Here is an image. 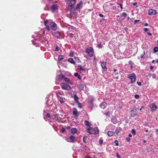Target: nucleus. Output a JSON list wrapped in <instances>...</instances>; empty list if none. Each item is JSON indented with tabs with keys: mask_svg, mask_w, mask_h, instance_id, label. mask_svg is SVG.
Returning <instances> with one entry per match:
<instances>
[{
	"mask_svg": "<svg viewBox=\"0 0 158 158\" xmlns=\"http://www.w3.org/2000/svg\"><path fill=\"white\" fill-rule=\"evenodd\" d=\"M118 5H119V6H120V8H121V9H123V6H122V4H118Z\"/></svg>",
	"mask_w": 158,
	"mask_h": 158,
	"instance_id": "obj_44",
	"label": "nucleus"
},
{
	"mask_svg": "<svg viewBox=\"0 0 158 158\" xmlns=\"http://www.w3.org/2000/svg\"><path fill=\"white\" fill-rule=\"evenodd\" d=\"M64 59V56L60 55L59 56L58 59L59 61H61Z\"/></svg>",
	"mask_w": 158,
	"mask_h": 158,
	"instance_id": "obj_26",
	"label": "nucleus"
},
{
	"mask_svg": "<svg viewBox=\"0 0 158 158\" xmlns=\"http://www.w3.org/2000/svg\"><path fill=\"white\" fill-rule=\"evenodd\" d=\"M83 3L81 1L79 3L76 7V9H80L82 7Z\"/></svg>",
	"mask_w": 158,
	"mask_h": 158,
	"instance_id": "obj_14",
	"label": "nucleus"
},
{
	"mask_svg": "<svg viewBox=\"0 0 158 158\" xmlns=\"http://www.w3.org/2000/svg\"><path fill=\"white\" fill-rule=\"evenodd\" d=\"M78 69L79 70L82 71H85V69L84 67H82L81 65L78 66Z\"/></svg>",
	"mask_w": 158,
	"mask_h": 158,
	"instance_id": "obj_23",
	"label": "nucleus"
},
{
	"mask_svg": "<svg viewBox=\"0 0 158 158\" xmlns=\"http://www.w3.org/2000/svg\"><path fill=\"white\" fill-rule=\"evenodd\" d=\"M64 76L62 75H58V79L60 81H62L64 79Z\"/></svg>",
	"mask_w": 158,
	"mask_h": 158,
	"instance_id": "obj_18",
	"label": "nucleus"
},
{
	"mask_svg": "<svg viewBox=\"0 0 158 158\" xmlns=\"http://www.w3.org/2000/svg\"><path fill=\"white\" fill-rule=\"evenodd\" d=\"M137 83L138 84V85L139 86H140L141 85V83L140 82H137Z\"/></svg>",
	"mask_w": 158,
	"mask_h": 158,
	"instance_id": "obj_48",
	"label": "nucleus"
},
{
	"mask_svg": "<svg viewBox=\"0 0 158 158\" xmlns=\"http://www.w3.org/2000/svg\"><path fill=\"white\" fill-rule=\"evenodd\" d=\"M87 132L89 133L90 134H97V132L94 131V129H93L91 127H90V128H88L87 130Z\"/></svg>",
	"mask_w": 158,
	"mask_h": 158,
	"instance_id": "obj_7",
	"label": "nucleus"
},
{
	"mask_svg": "<svg viewBox=\"0 0 158 158\" xmlns=\"http://www.w3.org/2000/svg\"><path fill=\"white\" fill-rule=\"evenodd\" d=\"M51 9L53 10H55L57 9L58 6L56 5H53L51 6Z\"/></svg>",
	"mask_w": 158,
	"mask_h": 158,
	"instance_id": "obj_16",
	"label": "nucleus"
},
{
	"mask_svg": "<svg viewBox=\"0 0 158 158\" xmlns=\"http://www.w3.org/2000/svg\"><path fill=\"white\" fill-rule=\"evenodd\" d=\"M75 139V137L73 135H71L69 138L66 139L67 141L69 142L73 143Z\"/></svg>",
	"mask_w": 158,
	"mask_h": 158,
	"instance_id": "obj_5",
	"label": "nucleus"
},
{
	"mask_svg": "<svg viewBox=\"0 0 158 158\" xmlns=\"http://www.w3.org/2000/svg\"><path fill=\"white\" fill-rule=\"evenodd\" d=\"M73 114L75 116H77L78 115L77 110L75 108H73Z\"/></svg>",
	"mask_w": 158,
	"mask_h": 158,
	"instance_id": "obj_15",
	"label": "nucleus"
},
{
	"mask_svg": "<svg viewBox=\"0 0 158 158\" xmlns=\"http://www.w3.org/2000/svg\"><path fill=\"white\" fill-rule=\"evenodd\" d=\"M48 23V20H44V24L46 26V29L48 31H50L51 30L50 26L47 24V23Z\"/></svg>",
	"mask_w": 158,
	"mask_h": 158,
	"instance_id": "obj_12",
	"label": "nucleus"
},
{
	"mask_svg": "<svg viewBox=\"0 0 158 158\" xmlns=\"http://www.w3.org/2000/svg\"><path fill=\"white\" fill-rule=\"evenodd\" d=\"M136 4H137V3L136 2H135V3H133V5H134V6L136 5Z\"/></svg>",
	"mask_w": 158,
	"mask_h": 158,
	"instance_id": "obj_57",
	"label": "nucleus"
},
{
	"mask_svg": "<svg viewBox=\"0 0 158 158\" xmlns=\"http://www.w3.org/2000/svg\"><path fill=\"white\" fill-rule=\"evenodd\" d=\"M78 88L80 90H81L83 89V85L82 84H80L78 86Z\"/></svg>",
	"mask_w": 158,
	"mask_h": 158,
	"instance_id": "obj_21",
	"label": "nucleus"
},
{
	"mask_svg": "<svg viewBox=\"0 0 158 158\" xmlns=\"http://www.w3.org/2000/svg\"><path fill=\"white\" fill-rule=\"evenodd\" d=\"M87 136H84L83 138V140L85 143H86V141L85 140L87 139Z\"/></svg>",
	"mask_w": 158,
	"mask_h": 158,
	"instance_id": "obj_31",
	"label": "nucleus"
},
{
	"mask_svg": "<svg viewBox=\"0 0 158 158\" xmlns=\"http://www.w3.org/2000/svg\"><path fill=\"white\" fill-rule=\"evenodd\" d=\"M74 98L75 102L77 103H78V98L76 94H74Z\"/></svg>",
	"mask_w": 158,
	"mask_h": 158,
	"instance_id": "obj_19",
	"label": "nucleus"
},
{
	"mask_svg": "<svg viewBox=\"0 0 158 158\" xmlns=\"http://www.w3.org/2000/svg\"><path fill=\"white\" fill-rule=\"evenodd\" d=\"M135 97L136 99H138L139 98V95L138 94H135Z\"/></svg>",
	"mask_w": 158,
	"mask_h": 158,
	"instance_id": "obj_36",
	"label": "nucleus"
},
{
	"mask_svg": "<svg viewBox=\"0 0 158 158\" xmlns=\"http://www.w3.org/2000/svg\"><path fill=\"white\" fill-rule=\"evenodd\" d=\"M148 24L147 23H146L145 24V26H148Z\"/></svg>",
	"mask_w": 158,
	"mask_h": 158,
	"instance_id": "obj_55",
	"label": "nucleus"
},
{
	"mask_svg": "<svg viewBox=\"0 0 158 158\" xmlns=\"http://www.w3.org/2000/svg\"><path fill=\"white\" fill-rule=\"evenodd\" d=\"M152 107L151 108V111H153L156 110L157 108L156 106L154 103L152 104Z\"/></svg>",
	"mask_w": 158,
	"mask_h": 158,
	"instance_id": "obj_13",
	"label": "nucleus"
},
{
	"mask_svg": "<svg viewBox=\"0 0 158 158\" xmlns=\"http://www.w3.org/2000/svg\"><path fill=\"white\" fill-rule=\"evenodd\" d=\"M114 134V132L113 131H109L108 132V135L110 136H111Z\"/></svg>",
	"mask_w": 158,
	"mask_h": 158,
	"instance_id": "obj_20",
	"label": "nucleus"
},
{
	"mask_svg": "<svg viewBox=\"0 0 158 158\" xmlns=\"http://www.w3.org/2000/svg\"><path fill=\"white\" fill-rule=\"evenodd\" d=\"M124 29L126 31L128 29V28L127 27H125L124 28Z\"/></svg>",
	"mask_w": 158,
	"mask_h": 158,
	"instance_id": "obj_60",
	"label": "nucleus"
},
{
	"mask_svg": "<svg viewBox=\"0 0 158 158\" xmlns=\"http://www.w3.org/2000/svg\"><path fill=\"white\" fill-rule=\"evenodd\" d=\"M77 132V129L75 128H74L71 129V133L73 135L76 133Z\"/></svg>",
	"mask_w": 158,
	"mask_h": 158,
	"instance_id": "obj_17",
	"label": "nucleus"
},
{
	"mask_svg": "<svg viewBox=\"0 0 158 158\" xmlns=\"http://www.w3.org/2000/svg\"><path fill=\"white\" fill-rule=\"evenodd\" d=\"M70 55V56H73V53H70V55Z\"/></svg>",
	"mask_w": 158,
	"mask_h": 158,
	"instance_id": "obj_53",
	"label": "nucleus"
},
{
	"mask_svg": "<svg viewBox=\"0 0 158 158\" xmlns=\"http://www.w3.org/2000/svg\"><path fill=\"white\" fill-rule=\"evenodd\" d=\"M116 154V157L117 158H120V156L118 154V153H117Z\"/></svg>",
	"mask_w": 158,
	"mask_h": 158,
	"instance_id": "obj_43",
	"label": "nucleus"
},
{
	"mask_svg": "<svg viewBox=\"0 0 158 158\" xmlns=\"http://www.w3.org/2000/svg\"><path fill=\"white\" fill-rule=\"evenodd\" d=\"M154 52H156L158 51V48L157 47H155L153 49Z\"/></svg>",
	"mask_w": 158,
	"mask_h": 158,
	"instance_id": "obj_30",
	"label": "nucleus"
},
{
	"mask_svg": "<svg viewBox=\"0 0 158 158\" xmlns=\"http://www.w3.org/2000/svg\"><path fill=\"white\" fill-rule=\"evenodd\" d=\"M77 0H66V2L69 6L73 7L76 3Z\"/></svg>",
	"mask_w": 158,
	"mask_h": 158,
	"instance_id": "obj_3",
	"label": "nucleus"
},
{
	"mask_svg": "<svg viewBox=\"0 0 158 158\" xmlns=\"http://www.w3.org/2000/svg\"><path fill=\"white\" fill-rule=\"evenodd\" d=\"M99 142H100V144H102L103 142V140H99Z\"/></svg>",
	"mask_w": 158,
	"mask_h": 158,
	"instance_id": "obj_47",
	"label": "nucleus"
},
{
	"mask_svg": "<svg viewBox=\"0 0 158 158\" xmlns=\"http://www.w3.org/2000/svg\"><path fill=\"white\" fill-rule=\"evenodd\" d=\"M99 15L100 17H103V15L102 14H100Z\"/></svg>",
	"mask_w": 158,
	"mask_h": 158,
	"instance_id": "obj_52",
	"label": "nucleus"
},
{
	"mask_svg": "<svg viewBox=\"0 0 158 158\" xmlns=\"http://www.w3.org/2000/svg\"><path fill=\"white\" fill-rule=\"evenodd\" d=\"M56 35L57 37L58 38H60V33L59 32H56Z\"/></svg>",
	"mask_w": 158,
	"mask_h": 158,
	"instance_id": "obj_27",
	"label": "nucleus"
},
{
	"mask_svg": "<svg viewBox=\"0 0 158 158\" xmlns=\"http://www.w3.org/2000/svg\"><path fill=\"white\" fill-rule=\"evenodd\" d=\"M156 14V11L155 10L149 9L148 10V15H154Z\"/></svg>",
	"mask_w": 158,
	"mask_h": 158,
	"instance_id": "obj_9",
	"label": "nucleus"
},
{
	"mask_svg": "<svg viewBox=\"0 0 158 158\" xmlns=\"http://www.w3.org/2000/svg\"><path fill=\"white\" fill-rule=\"evenodd\" d=\"M121 130V128H118L116 129L115 130L116 133L118 134V133Z\"/></svg>",
	"mask_w": 158,
	"mask_h": 158,
	"instance_id": "obj_29",
	"label": "nucleus"
},
{
	"mask_svg": "<svg viewBox=\"0 0 158 158\" xmlns=\"http://www.w3.org/2000/svg\"><path fill=\"white\" fill-rule=\"evenodd\" d=\"M148 30V29L147 28H144V31L145 32L147 31Z\"/></svg>",
	"mask_w": 158,
	"mask_h": 158,
	"instance_id": "obj_46",
	"label": "nucleus"
},
{
	"mask_svg": "<svg viewBox=\"0 0 158 158\" xmlns=\"http://www.w3.org/2000/svg\"><path fill=\"white\" fill-rule=\"evenodd\" d=\"M62 89L69 90L71 89V87L69 86L67 84H64L61 85Z\"/></svg>",
	"mask_w": 158,
	"mask_h": 158,
	"instance_id": "obj_8",
	"label": "nucleus"
},
{
	"mask_svg": "<svg viewBox=\"0 0 158 158\" xmlns=\"http://www.w3.org/2000/svg\"><path fill=\"white\" fill-rule=\"evenodd\" d=\"M94 130V131L97 132V134L98 133V128L97 127H95Z\"/></svg>",
	"mask_w": 158,
	"mask_h": 158,
	"instance_id": "obj_33",
	"label": "nucleus"
},
{
	"mask_svg": "<svg viewBox=\"0 0 158 158\" xmlns=\"http://www.w3.org/2000/svg\"><path fill=\"white\" fill-rule=\"evenodd\" d=\"M77 77L79 79V80L81 79V77L80 75H79Z\"/></svg>",
	"mask_w": 158,
	"mask_h": 158,
	"instance_id": "obj_45",
	"label": "nucleus"
},
{
	"mask_svg": "<svg viewBox=\"0 0 158 158\" xmlns=\"http://www.w3.org/2000/svg\"><path fill=\"white\" fill-rule=\"evenodd\" d=\"M127 77L131 80V83H133L135 81L136 77L134 73H132L131 74H128L127 75Z\"/></svg>",
	"mask_w": 158,
	"mask_h": 158,
	"instance_id": "obj_1",
	"label": "nucleus"
},
{
	"mask_svg": "<svg viewBox=\"0 0 158 158\" xmlns=\"http://www.w3.org/2000/svg\"><path fill=\"white\" fill-rule=\"evenodd\" d=\"M64 81L66 82H70V80L67 78L65 77L64 78Z\"/></svg>",
	"mask_w": 158,
	"mask_h": 158,
	"instance_id": "obj_28",
	"label": "nucleus"
},
{
	"mask_svg": "<svg viewBox=\"0 0 158 158\" xmlns=\"http://www.w3.org/2000/svg\"><path fill=\"white\" fill-rule=\"evenodd\" d=\"M122 16H123L125 17L127 16V14L123 12L122 14Z\"/></svg>",
	"mask_w": 158,
	"mask_h": 158,
	"instance_id": "obj_35",
	"label": "nucleus"
},
{
	"mask_svg": "<svg viewBox=\"0 0 158 158\" xmlns=\"http://www.w3.org/2000/svg\"><path fill=\"white\" fill-rule=\"evenodd\" d=\"M156 62L157 63H158V59H157L156 60Z\"/></svg>",
	"mask_w": 158,
	"mask_h": 158,
	"instance_id": "obj_63",
	"label": "nucleus"
},
{
	"mask_svg": "<svg viewBox=\"0 0 158 158\" xmlns=\"http://www.w3.org/2000/svg\"><path fill=\"white\" fill-rule=\"evenodd\" d=\"M65 131V129L64 128H62V130H61V131L62 132H64Z\"/></svg>",
	"mask_w": 158,
	"mask_h": 158,
	"instance_id": "obj_41",
	"label": "nucleus"
},
{
	"mask_svg": "<svg viewBox=\"0 0 158 158\" xmlns=\"http://www.w3.org/2000/svg\"><path fill=\"white\" fill-rule=\"evenodd\" d=\"M107 106V104L105 102H102L100 105V107L104 109H105Z\"/></svg>",
	"mask_w": 158,
	"mask_h": 158,
	"instance_id": "obj_11",
	"label": "nucleus"
},
{
	"mask_svg": "<svg viewBox=\"0 0 158 158\" xmlns=\"http://www.w3.org/2000/svg\"><path fill=\"white\" fill-rule=\"evenodd\" d=\"M84 123L85 124V125L86 126H89V127L90 126V124L88 121L86 120H85L84 121Z\"/></svg>",
	"mask_w": 158,
	"mask_h": 158,
	"instance_id": "obj_24",
	"label": "nucleus"
},
{
	"mask_svg": "<svg viewBox=\"0 0 158 158\" xmlns=\"http://www.w3.org/2000/svg\"><path fill=\"white\" fill-rule=\"evenodd\" d=\"M98 46L99 48H102V46L100 44H98Z\"/></svg>",
	"mask_w": 158,
	"mask_h": 158,
	"instance_id": "obj_49",
	"label": "nucleus"
},
{
	"mask_svg": "<svg viewBox=\"0 0 158 158\" xmlns=\"http://www.w3.org/2000/svg\"><path fill=\"white\" fill-rule=\"evenodd\" d=\"M79 75L78 74V73H76L74 74V76L75 77H77Z\"/></svg>",
	"mask_w": 158,
	"mask_h": 158,
	"instance_id": "obj_42",
	"label": "nucleus"
},
{
	"mask_svg": "<svg viewBox=\"0 0 158 158\" xmlns=\"http://www.w3.org/2000/svg\"><path fill=\"white\" fill-rule=\"evenodd\" d=\"M106 63L105 62L102 61L101 63V65L102 67L104 69V70L106 71L107 69L106 67Z\"/></svg>",
	"mask_w": 158,
	"mask_h": 158,
	"instance_id": "obj_10",
	"label": "nucleus"
},
{
	"mask_svg": "<svg viewBox=\"0 0 158 158\" xmlns=\"http://www.w3.org/2000/svg\"><path fill=\"white\" fill-rule=\"evenodd\" d=\"M129 137H131V136H132V135H131V134H129Z\"/></svg>",
	"mask_w": 158,
	"mask_h": 158,
	"instance_id": "obj_62",
	"label": "nucleus"
},
{
	"mask_svg": "<svg viewBox=\"0 0 158 158\" xmlns=\"http://www.w3.org/2000/svg\"><path fill=\"white\" fill-rule=\"evenodd\" d=\"M59 49V48L58 47V46H56V49H55V51H58Z\"/></svg>",
	"mask_w": 158,
	"mask_h": 158,
	"instance_id": "obj_39",
	"label": "nucleus"
},
{
	"mask_svg": "<svg viewBox=\"0 0 158 158\" xmlns=\"http://www.w3.org/2000/svg\"><path fill=\"white\" fill-rule=\"evenodd\" d=\"M49 25L51 29L54 31L56 30L57 28V25L54 22H50Z\"/></svg>",
	"mask_w": 158,
	"mask_h": 158,
	"instance_id": "obj_4",
	"label": "nucleus"
},
{
	"mask_svg": "<svg viewBox=\"0 0 158 158\" xmlns=\"http://www.w3.org/2000/svg\"><path fill=\"white\" fill-rule=\"evenodd\" d=\"M153 66H150V69L151 70H152L153 69Z\"/></svg>",
	"mask_w": 158,
	"mask_h": 158,
	"instance_id": "obj_58",
	"label": "nucleus"
},
{
	"mask_svg": "<svg viewBox=\"0 0 158 158\" xmlns=\"http://www.w3.org/2000/svg\"><path fill=\"white\" fill-rule=\"evenodd\" d=\"M60 93H57V95L58 97H60V96H59Z\"/></svg>",
	"mask_w": 158,
	"mask_h": 158,
	"instance_id": "obj_54",
	"label": "nucleus"
},
{
	"mask_svg": "<svg viewBox=\"0 0 158 158\" xmlns=\"http://www.w3.org/2000/svg\"><path fill=\"white\" fill-rule=\"evenodd\" d=\"M117 120L115 118H113L112 119L111 121L114 124H116L117 123Z\"/></svg>",
	"mask_w": 158,
	"mask_h": 158,
	"instance_id": "obj_25",
	"label": "nucleus"
},
{
	"mask_svg": "<svg viewBox=\"0 0 158 158\" xmlns=\"http://www.w3.org/2000/svg\"><path fill=\"white\" fill-rule=\"evenodd\" d=\"M148 35H152V34L151 33H150L149 32L148 33Z\"/></svg>",
	"mask_w": 158,
	"mask_h": 158,
	"instance_id": "obj_56",
	"label": "nucleus"
},
{
	"mask_svg": "<svg viewBox=\"0 0 158 158\" xmlns=\"http://www.w3.org/2000/svg\"><path fill=\"white\" fill-rule=\"evenodd\" d=\"M60 102L61 103H63L64 102V100L62 98H60Z\"/></svg>",
	"mask_w": 158,
	"mask_h": 158,
	"instance_id": "obj_37",
	"label": "nucleus"
},
{
	"mask_svg": "<svg viewBox=\"0 0 158 158\" xmlns=\"http://www.w3.org/2000/svg\"><path fill=\"white\" fill-rule=\"evenodd\" d=\"M68 61L72 64H74L75 63L72 58H69L68 59Z\"/></svg>",
	"mask_w": 158,
	"mask_h": 158,
	"instance_id": "obj_22",
	"label": "nucleus"
},
{
	"mask_svg": "<svg viewBox=\"0 0 158 158\" xmlns=\"http://www.w3.org/2000/svg\"><path fill=\"white\" fill-rule=\"evenodd\" d=\"M139 21V20H135L134 22L135 23H137Z\"/></svg>",
	"mask_w": 158,
	"mask_h": 158,
	"instance_id": "obj_51",
	"label": "nucleus"
},
{
	"mask_svg": "<svg viewBox=\"0 0 158 158\" xmlns=\"http://www.w3.org/2000/svg\"><path fill=\"white\" fill-rule=\"evenodd\" d=\"M86 52L89 54L90 57L93 56L94 54V50L93 48L91 47L87 48L86 49Z\"/></svg>",
	"mask_w": 158,
	"mask_h": 158,
	"instance_id": "obj_2",
	"label": "nucleus"
},
{
	"mask_svg": "<svg viewBox=\"0 0 158 158\" xmlns=\"http://www.w3.org/2000/svg\"><path fill=\"white\" fill-rule=\"evenodd\" d=\"M132 133L133 134H134V135H135L136 133V132L134 129H133L132 130Z\"/></svg>",
	"mask_w": 158,
	"mask_h": 158,
	"instance_id": "obj_34",
	"label": "nucleus"
},
{
	"mask_svg": "<svg viewBox=\"0 0 158 158\" xmlns=\"http://www.w3.org/2000/svg\"><path fill=\"white\" fill-rule=\"evenodd\" d=\"M114 143L116 146H118V142L117 140H116L114 141Z\"/></svg>",
	"mask_w": 158,
	"mask_h": 158,
	"instance_id": "obj_32",
	"label": "nucleus"
},
{
	"mask_svg": "<svg viewBox=\"0 0 158 158\" xmlns=\"http://www.w3.org/2000/svg\"><path fill=\"white\" fill-rule=\"evenodd\" d=\"M155 60H152V63H154V62H155Z\"/></svg>",
	"mask_w": 158,
	"mask_h": 158,
	"instance_id": "obj_64",
	"label": "nucleus"
},
{
	"mask_svg": "<svg viewBox=\"0 0 158 158\" xmlns=\"http://www.w3.org/2000/svg\"><path fill=\"white\" fill-rule=\"evenodd\" d=\"M144 107L143 106H142L141 108L140 109V110H141Z\"/></svg>",
	"mask_w": 158,
	"mask_h": 158,
	"instance_id": "obj_61",
	"label": "nucleus"
},
{
	"mask_svg": "<svg viewBox=\"0 0 158 158\" xmlns=\"http://www.w3.org/2000/svg\"><path fill=\"white\" fill-rule=\"evenodd\" d=\"M138 109L136 108H134L131 111V115L133 117L136 115L138 113Z\"/></svg>",
	"mask_w": 158,
	"mask_h": 158,
	"instance_id": "obj_6",
	"label": "nucleus"
},
{
	"mask_svg": "<svg viewBox=\"0 0 158 158\" xmlns=\"http://www.w3.org/2000/svg\"><path fill=\"white\" fill-rule=\"evenodd\" d=\"M126 140L127 142H129L130 140V138L129 137H127L126 138Z\"/></svg>",
	"mask_w": 158,
	"mask_h": 158,
	"instance_id": "obj_40",
	"label": "nucleus"
},
{
	"mask_svg": "<svg viewBox=\"0 0 158 158\" xmlns=\"http://www.w3.org/2000/svg\"><path fill=\"white\" fill-rule=\"evenodd\" d=\"M47 116L48 117V118H49L50 117V114H47Z\"/></svg>",
	"mask_w": 158,
	"mask_h": 158,
	"instance_id": "obj_50",
	"label": "nucleus"
},
{
	"mask_svg": "<svg viewBox=\"0 0 158 158\" xmlns=\"http://www.w3.org/2000/svg\"><path fill=\"white\" fill-rule=\"evenodd\" d=\"M78 106L79 107L81 108L82 107V105L80 103H79V102L78 103Z\"/></svg>",
	"mask_w": 158,
	"mask_h": 158,
	"instance_id": "obj_38",
	"label": "nucleus"
},
{
	"mask_svg": "<svg viewBox=\"0 0 158 158\" xmlns=\"http://www.w3.org/2000/svg\"><path fill=\"white\" fill-rule=\"evenodd\" d=\"M109 113V112H108L106 113L105 114L106 115H107Z\"/></svg>",
	"mask_w": 158,
	"mask_h": 158,
	"instance_id": "obj_59",
	"label": "nucleus"
}]
</instances>
